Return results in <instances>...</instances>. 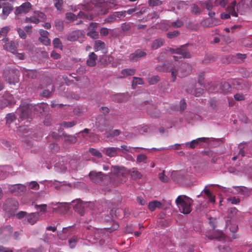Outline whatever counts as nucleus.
<instances>
[{"instance_id":"f257e3e1","label":"nucleus","mask_w":252,"mask_h":252,"mask_svg":"<svg viewBox=\"0 0 252 252\" xmlns=\"http://www.w3.org/2000/svg\"><path fill=\"white\" fill-rule=\"evenodd\" d=\"M127 171L124 167L112 166L110 175L103 174L102 172L92 171L89 176L90 180L95 184L101 186H108L111 184L117 187L126 182Z\"/></svg>"},{"instance_id":"f03ea898","label":"nucleus","mask_w":252,"mask_h":252,"mask_svg":"<svg viewBox=\"0 0 252 252\" xmlns=\"http://www.w3.org/2000/svg\"><path fill=\"white\" fill-rule=\"evenodd\" d=\"M35 109V106L32 105V104L27 103L25 104L23 103L17 110L20 118L21 120L26 119H29L31 117L32 110H34Z\"/></svg>"},{"instance_id":"7ed1b4c3","label":"nucleus","mask_w":252,"mask_h":252,"mask_svg":"<svg viewBox=\"0 0 252 252\" xmlns=\"http://www.w3.org/2000/svg\"><path fill=\"white\" fill-rule=\"evenodd\" d=\"M175 202L180 211L183 214H188L191 211L190 200H185L182 196L179 195Z\"/></svg>"},{"instance_id":"20e7f679","label":"nucleus","mask_w":252,"mask_h":252,"mask_svg":"<svg viewBox=\"0 0 252 252\" xmlns=\"http://www.w3.org/2000/svg\"><path fill=\"white\" fill-rule=\"evenodd\" d=\"M18 202L16 199L9 198L5 201L3 209L9 216H13L15 212L18 209Z\"/></svg>"},{"instance_id":"39448f33","label":"nucleus","mask_w":252,"mask_h":252,"mask_svg":"<svg viewBox=\"0 0 252 252\" xmlns=\"http://www.w3.org/2000/svg\"><path fill=\"white\" fill-rule=\"evenodd\" d=\"M98 3L95 6V8L97 9L100 7L102 9L99 11L100 14H105L107 13L108 9L109 8H112L117 5V1L116 0H98Z\"/></svg>"},{"instance_id":"423d86ee","label":"nucleus","mask_w":252,"mask_h":252,"mask_svg":"<svg viewBox=\"0 0 252 252\" xmlns=\"http://www.w3.org/2000/svg\"><path fill=\"white\" fill-rule=\"evenodd\" d=\"M9 191L14 195H19L26 190V187L22 184H16L9 186Z\"/></svg>"},{"instance_id":"0eeeda50","label":"nucleus","mask_w":252,"mask_h":252,"mask_svg":"<svg viewBox=\"0 0 252 252\" xmlns=\"http://www.w3.org/2000/svg\"><path fill=\"white\" fill-rule=\"evenodd\" d=\"M5 80L10 85H14L19 81V76L15 70H10L5 74Z\"/></svg>"},{"instance_id":"6e6552de","label":"nucleus","mask_w":252,"mask_h":252,"mask_svg":"<svg viewBox=\"0 0 252 252\" xmlns=\"http://www.w3.org/2000/svg\"><path fill=\"white\" fill-rule=\"evenodd\" d=\"M187 173L184 170H177L172 172L171 178L178 183H181L186 178Z\"/></svg>"},{"instance_id":"1a4fd4ad","label":"nucleus","mask_w":252,"mask_h":252,"mask_svg":"<svg viewBox=\"0 0 252 252\" xmlns=\"http://www.w3.org/2000/svg\"><path fill=\"white\" fill-rule=\"evenodd\" d=\"M2 40L4 43V49L14 54H16L17 52L16 44L13 41H9L8 38H3Z\"/></svg>"},{"instance_id":"9d476101","label":"nucleus","mask_w":252,"mask_h":252,"mask_svg":"<svg viewBox=\"0 0 252 252\" xmlns=\"http://www.w3.org/2000/svg\"><path fill=\"white\" fill-rule=\"evenodd\" d=\"M74 203V209L81 216L85 214V207L87 206V202H83L80 199H77L73 201Z\"/></svg>"},{"instance_id":"9b49d317","label":"nucleus","mask_w":252,"mask_h":252,"mask_svg":"<svg viewBox=\"0 0 252 252\" xmlns=\"http://www.w3.org/2000/svg\"><path fill=\"white\" fill-rule=\"evenodd\" d=\"M145 105H146V108L147 112L151 117L158 118L160 116V111L155 105L149 102L145 103Z\"/></svg>"},{"instance_id":"f8f14e48","label":"nucleus","mask_w":252,"mask_h":252,"mask_svg":"<svg viewBox=\"0 0 252 252\" xmlns=\"http://www.w3.org/2000/svg\"><path fill=\"white\" fill-rule=\"evenodd\" d=\"M32 8V4L29 2H26L21 4L20 6L17 7L15 11V15L22 13H27Z\"/></svg>"},{"instance_id":"ddd939ff","label":"nucleus","mask_w":252,"mask_h":252,"mask_svg":"<svg viewBox=\"0 0 252 252\" xmlns=\"http://www.w3.org/2000/svg\"><path fill=\"white\" fill-rule=\"evenodd\" d=\"M12 227L10 225H6L0 228V238L7 239L11 236L12 232Z\"/></svg>"},{"instance_id":"4468645a","label":"nucleus","mask_w":252,"mask_h":252,"mask_svg":"<svg viewBox=\"0 0 252 252\" xmlns=\"http://www.w3.org/2000/svg\"><path fill=\"white\" fill-rule=\"evenodd\" d=\"M232 83L237 90H243L249 88V84L243 79H234Z\"/></svg>"},{"instance_id":"2eb2a0df","label":"nucleus","mask_w":252,"mask_h":252,"mask_svg":"<svg viewBox=\"0 0 252 252\" xmlns=\"http://www.w3.org/2000/svg\"><path fill=\"white\" fill-rule=\"evenodd\" d=\"M170 51L172 53H176L182 55L184 58H189L190 57V55L189 51L184 47L177 49L170 48Z\"/></svg>"},{"instance_id":"dca6fc26","label":"nucleus","mask_w":252,"mask_h":252,"mask_svg":"<svg viewBox=\"0 0 252 252\" xmlns=\"http://www.w3.org/2000/svg\"><path fill=\"white\" fill-rule=\"evenodd\" d=\"M39 219V214L38 212L32 213L28 215L25 219L27 222L32 225L35 224Z\"/></svg>"},{"instance_id":"f3484780","label":"nucleus","mask_w":252,"mask_h":252,"mask_svg":"<svg viewBox=\"0 0 252 252\" xmlns=\"http://www.w3.org/2000/svg\"><path fill=\"white\" fill-rule=\"evenodd\" d=\"M95 126L101 132L106 130L107 125L105 123V118L102 116L98 117L96 119Z\"/></svg>"},{"instance_id":"a211bd4d","label":"nucleus","mask_w":252,"mask_h":252,"mask_svg":"<svg viewBox=\"0 0 252 252\" xmlns=\"http://www.w3.org/2000/svg\"><path fill=\"white\" fill-rule=\"evenodd\" d=\"M120 149L117 147H108L105 148L103 149V152L107 156L111 158L117 156L118 152Z\"/></svg>"},{"instance_id":"6ab92c4d","label":"nucleus","mask_w":252,"mask_h":252,"mask_svg":"<svg viewBox=\"0 0 252 252\" xmlns=\"http://www.w3.org/2000/svg\"><path fill=\"white\" fill-rule=\"evenodd\" d=\"M13 7L9 3H5L2 7V18L5 19L13 10Z\"/></svg>"},{"instance_id":"aec40b11","label":"nucleus","mask_w":252,"mask_h":252,"mask_svg":"<svg viewBox=\"0 0 252 252\" xmlns=\"http://www.w3.org/2000/svg\"><path fill=\"white\" fill-rule=\"evenodd\" d=\"M206 139H207L204 137L198 138L191 141L190 142H187L185 144V146L186 147H189L191 149H194L197 146V145L199 143L206 142Z\"/></svg>"},{"instance_id":"412c9836","label":"nucleus","mask_w":252,"mask_h":252,"mask_svg":"<svg viewBox=\"0 0 252 252\" xmlns=\"http://www.w3.org/2000/svg\"><path fill=\"white\" fill-rule=\"evenodd\" d=\"M146 53L140 50H137L134 53L130 54V58L133 61H137L140 58L146 56Z\"/></svg>"},{"instance_id":"4be33fe9","label":"nucleus","mask_w":252,"mask_h":252,"mask_svg":"<svg viewBox=\"0 0 252 252\" xmlns=\"http://www.w3.org/2000/svg\"><path fill=\"white\" fill-rule=\"evenodd\" d=\"M208 238L210 239H217L220 240L221 239L224 238V233L220 230H214L213 233L212 234H209L207 236Z\"/></svg>"},{"instance_id":"5701e85b","label":"nucleus","mask_w":252,"mask_h":252,"mask_svg":"<svg viewBox=\"0 0 252 252\" xmlns=\"http://www.w3.org/2000/svg\"><path fill=\"white\" fill-rule=\"evenodd\" d=\"M22 71L24 76L29 78L34 79L37 76V72L36 70L27 69L24 68Z\"/></svg>"},{"instance_id":"b1692460","label":"nucleus","mask_w":252,"mask_h":252,"mask_svg":"<svg viewBox=\"0 0 252 252\" xmlns=\"http://www.w3.org/2000/svg\"><path fill=\"white\" fill-rule=\"evenodd\" d=\"M190 71V66L189 64L187 63H183L181 65L179 71L181 74L180 77H184L189 74Z\"/></svg>"},{"instance_id":"393cba45","label":"nucleus","mask_w":252,"mask_h":252,"mask_svg":"<svg viewBox=\"0 0 252 252\" xmlns=\"http://www.w3.org/2000/svg\"><path fill=\"white\" fill-rule=\"evenodd\" d=\"M128 94H119L112 96V99L117 102H123L127 100Z\"/></svg>"},{"instance_id":"a878e982","label":"nucleus","mask_w":252,"mask_h":252,"mask_svg":"<svg viewBox=\"0 0 252 252\" xmlns=\"http://www.w3.org/2000/svg\"><path fill=\"white\" fill-rule=\"evenodd\" d=\"M82 34V31L80 30L74 31L67 36V39L70 41H74L77 40Z\"/></svg>"},{"instance_id":"bb28decb","label":"nucleus","mask_w":252,"mask_h":252,"mask_svg":"<svg viewBox=\"0 0 252 252\" xmlns=\"http://www.w3.org/2000/svg\"><path fill=\"white\" fill-rule=\"evenodd\" d=\"M97 56L94 52H91L89 56V58L87 60V64L91 67L94 66L96 65V60Z\"/></svg>"},{"instance_id":"cd10ccee","label":"nucleus","mask_w":252,"mask_h":252,"mask_svg":"<svg viewBox=\"0 0 252 252\" xmlns=\"http://www.w3.org/2000/svg\"><path fill=\"white\" fill-rule=\"evenodd\" d=\"M164 40L162 38H158L153 40L151 44L152 50H156L161 47L164 43Z\"/></svg>"},{"instance_id":"c85d7f7f","label":"nucleus","mask_w":252,"mask_h":252,"mask_svg":"<svg viewBox=\"0 0 252 252\" xmlns=\"http://www.w3.org/2000/svg\"><path fill=\"white\" fill-rule=\"evenodd\" d=\"M220 92L224 94H226L229 92L231 90L230 85L226 82H221L220 85Z\"/></svg>"},{"instance_id":"c756f323","label":"nucleus","mask_w":252,"mask_h":252,"mask_svg":"<svg viewBox=\"0 0 252 252\" xmlns=\"http://www.w3.org/2000/svg\"><path fill=\"white\" fill-rule=\"evenodd\" d=\"M64 141L69 144H74L77 141V137L73 135L67 134L66 133L63 134Z\"/></svg>"},{"instance_id":"7c9ffc66","label":"nucleus","mask_w":252,"mask_h":252,"mask_svg":"<svg viewBox=\"0 0 252 252\" xmlns=\"http://www.w3.org/2000/svg\"><path fill=\"white\" fill-rule=\"evenodd\" d=\"M2 96L3 97L4 100L8 102V105L15 103V101L13 96L9 93L5 92Z\"/></svg>"},{"instance_id":"2f4dec72","label":"nucleus","mask_w":252,"mask_h":252,"mask_svg":"<svg viewBox=\"0 0 252 252\" xmlns=\"http://www.w3.org/2000/svg\"><path fill=\"white\" fill-rule=\"evenodd\" d=\"M220 24L221 21L215 18L207 19L204 22V24L208 27L217 26L220 25Z\"/></svg>"},{"instance_id":"473e14b6","label":"nucleus","mask_w":252,"mask_h":252,"mask_svg":"<svg viewBox=\"0 0 252 252\" xmlns=\"http://www.w3.org/2000/svg\"><path fill=\"white\" fill-rule=\"evenodd\" d=\"M161 206V203L158 201L155 200L149 202L148 208L151 211H154L156 208H160Z\"/></svg>"},{"instance_id":"72a5a7b5","label":"nucleus","mask_w":252,"mask_h":252,"mask_svg":"<svg viewBox=\"0 0 252 252\" xmlns=\"http://www.w3.org/2000/svg\"><path fill=\"white\" fill-rule=\"evenodd\" d=\"M186 92L189 94H192L196 97H199L203 94L204 90L201 88H198L195 90L187 89Z\"/></svg>"},{"instance_id":"f704fd0d","label":"nucleus","mask_w":252,"mask_h":252,"mask_svg":"<svg viewBox=\"0 0 252 252\" xmlns=\"http://www.w3.org/2000/svg\"><path fill=\"white\" fill-rule=\"evenodd\" d=\"M238 213V210L235 207L231 208L228 210V214L227 218L229 220H234L236 219L234 218V216L236 215Z\"/></svg>"},{"instance_id":"c9c22d12","label":"nucleus","mask_w":252,"mask_h":252,"mask_svg":"<svg viewBox=\"0 0 252 252\" xmlns=\"http://www.w3.org/2000/svg\"><path fill=\"white\" fill-rule=\"evenodd\" d=\"M144 83V81L142 78L134 77L132 82V87L133 89H135L137 85H143Z\"/></svg>"},{"instance_id":"e433bc0d","label":"nucleus","mask_w":252,"mask_h":252,"mask_svg":"<svg viewBox=\"0 0 252 252\" xmlns=\"http://www.w3.org/2000/svg\"><path fill=\"white\" fill-rule=\"evenodd\" d=\"M130 175L131 178L134 180L140 179L142 177L141 173L135 169H132L130 173Z\"/></svg>"},{"instance_id":"4c0bfd02","label":"nucleus","mask_w":252,"mask_h":252,"mask_svg":"<svg viewBox=\"0 0 252 252\" xmlns=\"http://www.w3.org/2000/svg\"><path fill=\"white\" fill-rule=\"evenodd\" d=\"M105 47V44L104 42L99 40L95 41L94 48L96 51L103 49Z\"/></svg>"},{"instance_id":"58836bf2","label":"nucleus","mask_w":252,"mask_h":252,"mask_svg":"<svg viewBox=\"0 0 252 252\" xmlns=\"http://www.w3.org/2000/svg\"><path fill=\"white\" fill-rule=\"evenodd\" d=\"M231 220L228 219L226 222V225L229 227L230 231L235 233L238 230V225L236 224H231Z\"/></svg>"},{"instance_id":"ea45409f","label":"nucleus","mask_w":252,"mask_h":252,"mask_svg":"<svg viewBox=\"0 0 252 252\" xmlns=\"http://www.w3.org/2000/svg\"><path fill=\"white\" fill-rule=\"evenodd\" d=\"M77 123V121L73 120L71 122H63L61 123V126L65 127V128H69L72 127L75 125H76Z\"/></svg>"},{"instance_id":"a19ab883","label":"nucleus","mask_w":252,"mask_h":252,"mask_svg":"<svg viewBox=\"0 0 252 252\" xmlns=\"http://www.w3.org/2000/svg\"><path fill=\"white\" fill-rule=\"evenodd\" d=\"M203 191L209 199L210 202L213 203L215 202V196L212 194L209 189H204Z\"/></svg>"},{"instance_id":"79ce46f5","label":"nucleus","mask_w":252,"mask_h":252,"mask_svg":"<svg viewBox=\"0 0 252 252\" xmlns=\"http://www.w3.org/2000/svg\"><path fill=\"white\" fill-rule=\"evenodd\" d=\"M132 23L130 22H125L121 24V28L124 32L129 31L131 28Z\"/></svg>"},{"instance_id":"37998d69","label":"nucleus","mask_w":252,"mask_h":252,"mask_svg":"<svg viewBox=\"0 0 252 252\" xmlns=\"http://www.w3.org/2000/svg\"><path fill=\"white\" fill-rule=\"evenodd\" d=\"M135 70L131 68H126L123 69L121 71L122 74L126 76H132L135 74Z\"/></svg>"},{"instance_id":"c03bdc74","label":"nucleus","mask_w":252,"mask_h":252,"mask_svg":"<svg viewBox=\"0 0 252 252\" xmlns=\"http://www.w3.org/2000/svg\"><path fill=\"white\" fill-rule=\"evenodd\" d=\"M25 22L26 23H32L37 24L39 23V20L35 16H31L30 17H26L25 19Z\"/></svg>"},{"instance_id":"a18cd8bd","label":"nucleus","mask_w":252,"mask_h":252,"mask_svg":"<svg viewBox=\"0 0 252 252\" xmlns=\"http://www.w3.org/2000/svg\"><path fill=\"white\" fill-rule=\"evenodd\" d=\"M214 7L217 6L218 5H220L222 7L225 6L226 4V1L225 0H211Z\"/></svg>"},{"instance_id":"49530a36","label":"nucleus","mask_w":252,"mask_h":252,"mask_svg":"<svg viewBox=\"0 0 252 252\" xmlns=\"http://www.w3.org/2000/svg\"><path fill=\"white\" fill-rule=\"evenodd\" d=\"M78 241L77 237L73 236L68 240L69 245L70 248L73 249L75 248L76 243Z\"/></svg>"},{"instance_id":"de8ad7c7","label":"nucleus","mask_w":252,"mask_h":252,"mask_svg":"<svg viewBox=\"0 0 252 252\" xmlns=\"http://www.w3.org/2000/svg\"><path fill=\"white\" fill-rule=\"evenodd\" d=\"M9 30L10 28L8 26L2 28L0 30V37H3V38H7L6 35Z\"/></svg>"},{"instance_id":"09e8293b","label":"nucleus","mask_w":252,"mask_h":252,"mask_svg":"<svg viewBox=\"0 0 252 252\" xmlns=\"http://www.w3.org/2000/svg\"><path fill=\"white\" fill-rule=\"evenodd\" d=\"M16 120L15 115L13 113H9L6 115V121L7 124H11Z\"/></svg>"},{"instance_id":"8fccbe9b","label":"nucleus","mask_w":252,"mask_h":252,"mask_svg":"<svg viewBox=\"0 0 252 252\" xmlns=\"http://www.w3.org/2000/svg\"><path fill=\"white\" fill-rule=\"evenodd\" d=\"M78 16L80 18H85L89 20H92L93 16L91 14H85L83 12L80 11L78 14Z\"/></svg>"},{"instance_id":"3c124183","label":"nucleus","mask_w":252,"mask_h":252,"mask_svg":"<svg viewBox=\"0 0 252 252\" xmlns=\"http://www.w3.org/2000/svg\"><path fill=\"white\" fill-rule=\"evenodd\" d=\"M54 5L59 11H61L63 9L62 6L63 3V0H54Z\"/></svg>"},{"instance_id":"603ef678","label":"nucleus","mask_w":252,"mask_h":252,"mask_svg":"<svg viewBox=\"0 0 252 252\" xmlns=\"http://www.w3.org/2000/svg\"><path fill=\"white\" fill-rule=\"evenodd\" d=\"M202 5H204L206 9L208 11H210L214 7L211 0H207L202 3Z\"/></svg>"},{"instance_id":"864d4df0","label":"nucleus","mask_w":252,"mask_h":252,"mask_svg":"<svg viewBox=\"0 0 252 252\" xmlns=\"http://www.w3.org/2000/svg\"><path fill=\"white\" fill-rule=\"evenodd\" d=\"M164 171L158 174V178L162 182L167 183L169 181V178L164 174Z\"/></svg>"},{"instance_id":"5fc2aeb1","label":"nucleus","mask_w":252,"mask_h":252,"mask_svg":"<svg viewBox=\"0 0 252 252\" xmlns=\"http://www.w3.org/2000/svg\"><path fill=\"white\" fill-rule=\"evenodd\" d=\"M89 151L92 155L98 158H101L102 157V154L100 152L95 149L90 148Z\"/></svg>"},{"instance_id":"6e6d98bb","label":"nucleus","mask_w":252,"mask_h":252,"mask_svg":"<svg viewBox=\"0 0 252 252\" xmlns=\"http://www.w3.org/2000/svg\"><path fill=\"white\" fill-rule=\"evenodd\" d=\"M97 24L95 23H91L89 26V29L90 30V32L87 33L88 35H91L92 33H94L96 28Z\"/></svg>"},{"instance_id":"4d7b16f0","label":"nucleus","mask_w":252,"mask_h":252,"mask_svg":"<svg viewBox=\"0 0 252 252\" xmlns=\"http://www.w3.org/2000/svg\"><path fill=\"white\" fill-rule=\"evenodd\" d=\"M148 4L150 6L154 7L161 5L162 1L160 0H149Z\"/></svg>"},{"instance_id":"13d9d810","label":"nucleus","mask_w":252,"mask_h":252,"mask_svg":"<svg viewBox=\"0 0 252 252\" xmlns=\"http://www.w3.org/2000/svg\"><path fill=\"white\" fill-rule=\"evenodd\" d=\"M53 44L55 48H62V44L61 40L58 38H55L53 41Z\"/></svg>"},{"instance_id":"bf43d9fd","label":"nucleus","mask_w":252,"mask_h":252,"mask_svg":"<svg viewBox=\"0 0 252 252\" xmlns=\"http://www.w3.org/2000/svg\"><path fill=\"white\" fill-rule=\"evenodd\" d=\"M55 26L56 29L59 31H62L63 30V23L61 21L58 20L55 21Z\"/></svg>"},{"instance_id":"052dcab7","label":"nucleus","mask_w":252,"mask_h":252,"mask_svg":"<svg viewBox=\"0 0 252 252\" xmlns=\"http://www.w3.org/2000/svg\"><path fill=\"white\" fill-rule=\"evenodd\" d=\"M116 20V15L113 12L112 14L109 15L108 17L105 20L106 23H112Z\"/></svg>"},{"instance_id":"680f3d73","label":"nucleus","mask_w":252,"mask_h":252,"mask_svg":"<svg viewBox=\"0 0 252 252\" xmlns=\"http://www.w3.org/2000/svg\"><path fill=\"white\" fill-rule=\"evenodd\" d=\"M39 40L45 45H48L50 44V40L48 38V36L40 37L39 38Z\"/></svg>"},{"instance_id":"e2e57ef3","label":"nucleus","mask_w":252,"mask_h":252,"mask_svg":"<svg viewBox=\"0 0 252 252\" xmlns=\"http://www.w3.org/2000/svg\"><path fill=\"white\" fill-rule=\"evenodd\" d=\"M159 80V77L158 76H153L151 78H149L148 82L150 84L154 85L157 83Z\"/></svg>"},{"instance_id":"0e129e2a","label":"nucleus","mask_w":252,"mask_h":252,"mask_svg":"<svg viewBox=\"0 0 252 252\" xmlns=\"http://www.w3.org/2000/svg\"><path fill=\"white\" fill-rule=\"evenodd\" d=\"M29 188L32 189L37 190L39 189V185L36 182L32 181L29 184Z\"/></svg>"},{"instance_id":"69168bd1","label":"nucleus","mask_w":252,"mask_h":252,"mask_svg":"<svg viewBox=\"0 0 252 252\" xmlns=\"http://www.w3.org/2000/svg\"><path fill=\"white\" fill-rule=\"evenodd\" d=\"M52 94V92L49 90H44L42 93H40V95L44 97L48 98L50 97Z\"/></svg>"},{"instance_id":"338daca9","label":"nucleus","mask_w":252,"mask_h":252,"mask_svg":"<svg viewBox=\"0 0 252 252\" xmlns=\"http://www.w3.org/2000/svg\"><path fill=\"white\" fill-rule=\"evenodd\" d=\"M183 25V22L179 20H177L176 21L172 22L171 24L172 26L175 28L181 27Z\"/></svg>"},{"instance_id":"774afa93","label":"nucleus","mask_w":252,"mask_h":252,"mask_svg":"<svg viewBox=\"0 0 252 252\" xmlns=\"http://www.w3.org/2000/svg\"><path fill=\"white\" fill-rule=\"evenodd\" d=\"M179 34V32L178 31H174L173 32H168L167 33V37L169 38H173L177 36Z\"/></svg>"}]
</instances>
